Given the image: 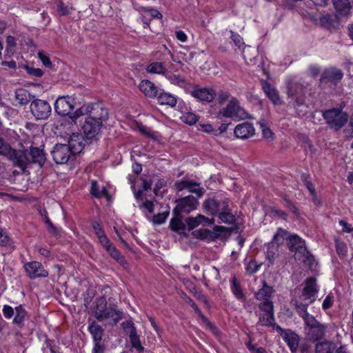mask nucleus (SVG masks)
<instances>
[{"label":"nucleus","instance_id":"f257e3e1","mask_svg":"<svg viewBox=\"0 0 353 353\" xmlns=\"http://www.w3.org/2000/svg\"><path fill=\"white\" fill-rule=\"evenodd\" d=\"M307 84L291 80L288 83V105L293 108L298 117H303L308 112V105L305 103Z\"/></svg>","mask_w":353,"mask_h":353},{"label":"nucleus","instance_id":"f03ea898","mask_svg":"<svg viewBox=\"0 0 353 353\" xmlns=\"http://www.w3.org/2000/svg\"><path fill=\"white\" fill-rule=\"evenodd\" d=\"M94 317L99 321H107L111 326H114L123 318V312L115 305L109 304L105 296L97 297L94 305Z\"/></svg>","mask_w":353,"mask_h":353},{"label":"nucleus","instance_id":"7ed1b4c3","mask_svg":"<svg viewBox=\"0 0 353 353\" xmlns=\"http://www.w3.org/2000/svg\"><path fill=\"white\" fill-rule=\"evenodd\" d=\"M108 110L101 103L84 104L70 115L72 121L77 124L81 117H85L90 121H101L102 123L108 119Z\"/></svg>","mask_w":353,"mask_h":353},{"label":"nucleus","instance_id":"20e7f679","mask_svg":"<svg viewBox=\"0 0 353 353\" xmlns=\"http://www.w3.org/2000/svg\"><path fill=\"white\" fill-rule=\"evenodd\" d=\"M323 117L328 126L338 131L344 127L349 121V115L341 108H332L323 112Z\"/></svg>","mask_w":353,"mask_h":353},{"label":"nucleus","instance_id":"39448f33","mask_svg":"<svg viewBox=\"0 0 353 353\" xmlns=\"http://www.w3.org/2000/svg\"><path fill=\"white\" fill-rule=\"evenodd\" d=\"M305 244V241L297 235L289 236L288 239L287 245L291 252H294L295 259L303 262L307 261L311 264L314 259L307 250Z\"/></svg>","mask_w":353,"mask_h":353},{"label":"nucleus","instance_id":"423d86ee","mask_svg":"<svg viewBox=\"0 0 353 353\" xmlns=\"http://www.w3.org/2000/svg\"><path fill=\"white\" fill-rule=\"evenodd\" d=\"M219 116L225 118H234L239 120L248 118V114L240 105L236 98L232 97L225 108L219 111Z\"/></svg>","mask_w":353,"mask_h":353},{"label":"nucleus","instance_id":"0eeeda50","mask_svg":"<svg viewBox=\"0 0 353 353\" xmlns=\"http://www.w3.org/2000/svg\"><path fill=\"white\" fill-rule=\"evenodd\" d=\"M318 292V288L316 283V279L313 277H309L305 281V286L302 290L301 299L292 300L296 301L299 303L305 304L308 306L310 304L313 303L316 300V296Z\"/></svg>","mask_w":353,"mask_h":353},{"label":"nucleus","instance_id":"6e6552de","mask_svg":"<svg viewBox=\"0 0 353 353\" xmlns=\"http://www.w3.org/2000/svg\"><path fill=\"white\" fill-rule=\"evenodd\" d=\"M30 110L36 120L47 119L52 112L51 105L47 101L35 98L30 103Z\"/></svg>","mask_w":353,"mask_h":353},{"label":"nucleus","instance_id":"1a4fd4ad","mask_svg":"<svg viewBox=\"0 0 353 353\" xmlns=\"http://www.w3.org/2000/svg\"><path fill=\"white\" fill-rule=\"evenodd\" d=\"M88 330L92 335L94 346L92 352H101L105 351L106 345L103 341V336L105 335V330L101 325L97 323L95 321H92L90 323Z\"/></svg>","mask_w":353,"mask_h":353},{"label":"nucleus","instance_id":"9d476101","mask_svg":"<svg viewBox=\"0 0 353 353\" xmlns=\"http://www.w3.org/2000/svg\"><path fill=\"white\" fill-rule=\"evenodd\" d=\"M52 159L57 164H65L72 160L75 154L66 144L57 143L51 151Z\"/></svg>","mask_w":353,"mask_h":353},{"label":"nucleus","instance_id":"9b49d317","mask_svg":"<svg viewBox=\"0 0 353 353\" xmlns=\"http://www.w3.org/2000/svg\"><path fill=\"white\" fill-rule=\"evenodd\" d=\"M83 120V122L81 125V129L86 140L91 142L97 139L103 126L101 121H90L89 118L85 117L81 120V122H82Z\"/></svg>","mask_w":353,"mask_h":353},{"label":"nucleus","instance_id":"f8f14e48","mask_svg":"<svg viewBox=\"0 0 353 353\" xmlns=\"http://www.w3.org/2000/svg\"><path fill=\"white\" fill-rule=\"evenodd\" d=\"M122 328L128 335L132 347L139 353L144 351V347L141 345L139 336L137 334L134 323L131 320L123 321L121 323Z\"/></svg>","mask_w":353,"mask_h":353},{"label":"nucleus","instance_id":"ddd939ff","mask_svg":"<svg viewBox=\"0 0 353 353\" xmlns=\"http://www.w3.org/2000/svg\"><path fill=\"white\" fill-rule=\"evenodd\" d=\"M228 203L229 201L225 199L210 198L205 200L203 206L205 212L214 216L219 215L222 210H226L228 208Z\"/></svg>","mask_w":353,"mask_h":353},{"label":"nucleus","instance_id":"4468645a","mask_svg":"<svg viewBox=\"0 0 353 353\" xmlns=\"http://www.w3.org/2000/svg\"><path fill=\"white\" fill-rule=\"evenodd\" d=\"M28 150L12 149L8 159L12 163L13 165L25 170L30 166V161Z\"/></svg>","mask_w":353,"mask_h":353},{"label":"nucleus","instance_id":"2eb2a0df","mask_svg":"<svg viewBox=\"0 0 353 353\" xmlns=\"http://www.w3.org/2000/svg\"><path fill=\"white\" fill-rule=\"evenodd\" d=\"M175 202L176 203V205L174 208L172 213H178L180 214H181L182 212L186 214L190 213L196 208L199 203L197 199L193 196H187L176 199Z\"/></svg>","mask_w":353,"mask_h":353},{"label":"nucleus","instance_id":"dca6fc26","mask_svg":"<svg viewBox=\"0 0 353 353\" xmlns=\"http://www.w3.org/2000/svg\"><path fill=\"white\" fill-rule=\"evenodd\" d=\"M259 308L264 313L259 314L258 323L267 327H272L274 325V305L271 303H259Z\"/></svg>","mask_w":353,"mask_h":353},{"label":"nucleus","instance_id":"f3484780","mask_svg":"<svg viewBox=\"0 0 353 353\" xmlns=\"http://www.w3.org/2000/svg\"><path fill=\"white\" fill-rule=\"evenodd\" d=\"M343 77V72L341 69L330 67L325 69L321 76L320 81L322 83H330L332 85H337Z\"/></svg>","mask_w":353,"mask_h":353},{"label":"nucleus","instance_id":"a211bd4d","mask_svg":"<svg viewBox=\"0 0 353 353\" xmlns=\"http://www.w3.org/2000/svg\"><path fill=\"white\" fill-rule=\"evenodd\" d=\"M23 268L28 276L31 279L46 278L48 276V272L44 269L40 262L36 261L28 262L24 264Z\"/></svg>","mask_w":353,"mask_h":353},{"label":"nucleus","instance_id":"6ab92c4d","mask_svg":"<svg viewBox=\"0 0 353 353\" xmlns=\"http://www.w3.org/2000/svg\"><path fill=\"white\" fill-rule=\"evenodd\" d=\"M74 99L69 96L59 97L54 103L55 112L61 116L69 115L74 108Z\"/></svg>","mask_w":353,"mask_h":353},{"label":"nucleus","instance_id":"aec40b11","mask_svg":"<svg viewBox=\"0 0 353 353\" xmlns=\"http://www.w3.org/2000/svg\"><path fill=\"white\" fill-rule=\"evenodd\" d=\"M294 307L296 313L303 319L307 330L320 323L312 315L307 312L308 306H306L305 304L303 305L295 301Z\"/></svg>","mask_w":353,"mask_h":353},{"label":"nucleus","instance_id":"412c9836","mask_svg":"<svg viewBox=\"0 0 353 353\" xmlns=\"http://www.w3.org/2000/svg\"><path fill=\"white\" fill-rule=\"evenodd\" d=\"M30 165L32 163L38 164L42 167L46 161V154L41 147L30 146L28 150Z\"/></svg>","mask_w":353,"mask_h":353},{"label":"nucleus","instance_id":"4be33fe9","mask_svg":"<svg viewBox=\"0 0 353 353\" xmlns=\"http://www.w3.org/2000/svg\"><path fill=\"white\" fill-rule=\"evenodd\" d=\"M321 26L330 31L339 29L340 26V19L336 14H326L319 19Z\"/></svg>","mask_w":353,"mask_h":353},{"label":"nucleus","instance_id":"5701e85b","mask_svg":"<svg viewBox=\"0 0 353 353\" xmlns=\"http://www.w3.org/2000/svg\"><path fill=\"white\" fill-rule=\"evenodd\" d=\"M86 139L84 135L79 133H73L70 135L68 146L71 148V150L73 153L77 154L81 153L84 147V143L86 141Z\"/></svg>","mask_w":353,"mask_h":353},{"label":"nucleus","instance_id":"b1692460","mask_svg":"<svg viewBox=\"0 0 353 353\" xmlns=\"http://www.w3.org/2000/svg\"><path fill=\"white\" fill-rule=\"evenodd\" d=\"M274 292V290L273 288L268 285L265 281H263L262 288L254 293V297L261 301L260 303H268L273 304L271 298Z\"/></svg>","mask_w":353,"mask_h":353},{"label":"nucleus","instance_id":"393cba45","mask_svg":"<svg viewBox=\"0 0 353 353\" xmlns=\"http://www.w3.org/2000/svg\"><path fill=\"white\" fill-rule=\"evenodd\" d=\"M254 128L249 122H243L236 126L234 130L235 136L241 139H246L254 134Z\"/></svg>","mask_w":353,"mask_h":353},{"label":"nucleus","instance_id":"a878e982","mask_svg":"<svg viewBox=\"0 0 353 353\" xmlns=\"http://www.w3.org/2000/svg\"><path fill=\"white\" fill-rule=\"evenodd\" d=\"M192 95L201 101H206V102H211L216 96V92L213 89L211 88H195L192 92Z\"/></svg>","mask_w":353,"mask_h":353},{"label":"nucleus","instance_id":"bb28decb","mask_svg":"<svg viewBox=\"0 0 353 353\" xmlns=\"http://www.w3.org/2000/svg\"><path fill=\"white\" fill-rule=\"evenodd\" d=\"M214 222V219H209L202 214H198L196 217L190 216L187 218L185 220V224L187 225L189 231L193 230L200 224L211 225Z\"/></svg>","mask_w":353,"mask_h":353},{"label":"nucleus","instance_id":"cd10ccee","mask_svg":"<svg viewBox=\"0 0 353 353\" xmlns=\"http://www.w3.org/2000/svg\"><path fill=\"white\" fill-rule=\"evenodd\" d=\"M35 96L31 94V93L27 90L23 88H19L15 90L14 99L16 102L19 105H26L34 99Z\"/></svg>","mask_w":353,"mask_h":353},{"label":"nucleus","instance_id":"c85d7f7f","mask_svg":"<svg viewBox=\"0 0 353 353\" xmlns=\"http://www.w3.org/2000/svg\"><path fill=\"white\" fill-rule=\"evenodd\" d=\"M262 88L266 96L274 105H280L283 103V101L279 97L278 91L273 88L270 83L266 81L263 82Z\"/></svg>","mask_w":353,"mask_h":353},{"label":"nucleus","instance_id":"c756f323","mask_svg":"<svg viewBox=\"0 0 353 353\" xmlns=\"http://www.w3.org/2000/svg\"><path fill=\"white\" fill-rule=\"evenodd\" d=\"M183 216L180 214H173V217L170 221V228L172 230L179 234H185V223L183 221Z\"/></svg>","mask_w":353,"mask_h":353},{"label":"nucleus","instance_id":"7c9ffc66","mask_svg":"<svg viewBox=\"0 0 353 353\" xmlns=\"http://www.w3.org/2000/svg\"><path fill=\"white\" fill-rule=\"evenodd\" d=\"M334 7L338 14L347 16L350 14L352 6L350 0H332Z\"/></svg>","mask_w":353,"mask_h":353},{"label":"nucleus","instance_id":"2f4dec72","mask_svg":"<svg viewBox=\"0 0 353 353\" xmlns=\"http://www.w3.org/2000/svg\"><path fill=\"white\" fill-rule=\"evenodd\" d=\"M283 339L287 343L292 352L294 353L297 351L299 336L294 332L288 331L283 335Z\"/></svg>","mask_w":353,"mask_h":353},{"label":"nucleus","instance_id":"473e14b6","mask_svg":"<svg viewBox=\"0 0 353 353\" xmlns=\"http://www.w3.org/2000/svg\"><path fill=\"white\" fill-rule=\"evenodd\" d=\"M326 325L321 323L307 330V335L312 341H319L325 336Z\"/></svg>","mask_w":353,"mask_h":353},{"label":"nucleus","instance_id":"72a5a7b5","mask_svg":"<svg viewBox=\"0 0 353 353\" xmlns=\"http://www.w3.org/2000/svg\"><path fill=\"white\" fill-rule=\"evenodd\" d=\"M139 89L148 97H154L157 94V87L149 80L142 81L139 84Z\"/></svg>","mask_w":353,"mask_h":353},{"label":"nucleus","instance_id":"f704fd0d","mask_svg":"<svg viewBox=\"0 0 353 353\" xmlns=\"http://www.w3.org/2000/svg\"><path fill=\"white\" fill-rule=\"evenodd\" d=\"M335 350V344L327 340L317 343L315 346V353H334Z\"/></svg>","mask_w":353,"mask_h":353},{"label":"nucleus","instance_id":"c9c22d12","mask_svg":"<svg viewBox=\"0 0 353 353\" xmlns=\"http://www.w3.org/2000/svg\"><path fill=\"white\" fill-rule=\"evenodd\" d=\"M166 77L172 84L183 88L185 90H188L189 89L188 83L187 82L185 79L182 76L174 74H169L166 75Z\"/></svg>","mask_w":353,"mask_h":353},{"label":"nucleus","instance_id":"e433bc0d","mask_svg":"<svg viewBox=\"0 0 353 353\" xmlns=\"http://www.w3.org/2000/svg\"><path fill=\"white\" fill-rule=\"evenodd\" d=\"M157 101L161 105H167L172 108L174 107L177 103L176 98L167 92L160 93L157 97Z\"/></svg>","mask_w":353,"mask_h":353},{"label":"nucleus","instance_id":"4c0bfd02","mask_svg":"<svg viewBox=\"0 0 353 353\" xmlns=\"http://www.w3.org/2000/svg\"><path fill=\"white\" fill-rule=\"evenodd\" d=\"M27 314L26 310L22 305L16 307L13 323L19 326H23L24 325L25 319L27 317Z\"/></svg>","mask_w":353,"mask_h":353},{"label":"nucleus","instance_id":"58836bf2","mask_svg":"<svg viewBox=\"0 0 353 353\" xmlns=\"http://www.w3.org/2000/svg\"><path fill=\"white\" fill-rule=\"evenodd\" d=\"M288 231L280 228L278 229L276 233L274 235L272 241L270 243L276 246H279V245H282L285 240L288 241Z\"/></svg>","mask_w":353,"mask_h":353},{"label":"nucleus","instance_id":"ea45409f","mask_svg":"<svg viewBox=\"0 0 353 353\" xmlns=\"http://www.w3.org/2000/svg\"><path fill=\"white\" fill-rule=\"evenodd\" d=\"M196 185V182L190 180L186 177L183 178L181 180L176 181L174 184V188L176 192H181L185 189L191 188V185Z\"/></svg>","mask_w":353,"mask_h":353},{"label":"nucleus","instance_id":"a19ab883","mask_svg":"<svg viewBox=\"0 0 353 353\" xmlns=\"http://www.w3.org/2000/svg\"><path fill=\"white\" fill-rule=\"evenodd\" d=\"M0 245L1 246L8 247L12 250L15 248L12 239L8 234L0 228Z\"/></svg>","mask_w":353,"mask_h":353},{"label":"nucleus","instance_id":"79ce46f5","mask_svg":"<svg viewBox=\"0 0 353 353\" xmlns=\"http://www.w3.org/2000/svg\"><path fill=\"white\" fill-rule=\"evenodd\" d=\"M218 216L222 223L228 224H232L236 221L235 216L230 212L229 207L226 210H222Z\"/></svg>","mask_w":353,"mask_h":353},{"label":"nucleus","instance_id":"37998d69","mask_svg":"<svg viewBox=\"0 0 353 353\" xmlns=\"http://www.w3.org/2000/svg\"><path fill=\"white\" fill-rule=\"evenodd\" d=\"M90 193L92 196L97 198H100L103 196H106L108 194V192L105 187H103L102 190H100L97 181H92Z\"/></svg>","mask_w":353,"mask_h":353},{"label":"nucleus","instance_id":"c03bdc74","mask_svg":"<svg viewBox=\"0 0 353 353\" xmlns=\"http://www.w3.org/2000/svg\"><path fill=\"white\" fill-rule=\"evenodd\" d=\"M148 72L154 74H162L165 73L166 69L161 62H153L150 63L146 68Z\"/></svg>","mask_w":353,"mask_h":353},{"label":"nucleus","instance_id":"a18cd8bd","mask_svg":"<svg viewBox=\"0 0 353 353\" xmlns=\"http://www.w3.org/2000/svg\"><path fill=\"white\" fill-rule=\"evenodd\" d=\"M231 288L233 294L238 299H243L244 298V294L240 287L239 283L235 277L232 279Z\"/></svg>","mask_w":353,"mask_h":353},{"label":"nucleus","instance_id":"49530a36","mask_svg":"<svg viewBox=\"0 0 353 353\" xmlns=\"http://www.w3.org/2000/svg\"><path fill=\"white\" fill-rule=\"evenodd\" d=\"M13 148L3 138L0 137V155L8 157Z\"/></svg>","mask_w":353,"mask_h":353},{"label":"nucleus","instance_id":"de8ad7c7","mask_svg":"<svg viewBox=\"0 0 353 353\" xmlns=\"http://www.w3.org/2000/svg\"><path fill=\"white\" fill-rule=\"evenodd\" d=\"M141 12L143 14H145V15H143V17H145V15H148L152 18H157V19H160L162 17V14L156 9L141 7Z\"/></svg>","mask_w":353,"mask_h":353},{"label":"nucleus","instance_id":"09e8293b","mask_svg":"<svg viewBox=\"0 0 353 353\" xmlns=\"http://www.w3.org/2000/svg\"><path fill=\"white\" fill-rule=\"evenodd\" d=\"M106 251L109 253V254L112 257L113 259H116L118 262L122 263L123 261V257L121 255L119 250H117L114 246H113L112 244L108 247L106 249Z\"/></svg>","mask_w":353,"mask_h":353},{"label":"nucleus","instance_id":"8fccbe9b","mask_svg":"<svg viewBox=\"0 0 353 353\" xmlns=\"http://www.w3.org/2000/svg\"><path fill=\"white\" fill-rule=\"evenodd\" d=\"M58 14L61 17L70 14L71 8L66 6L62 1H59L57 5Z\"/></svg>","mask_w":353,"mask_h":353},{"label":"nucleus","instance_id":"3c124183","mask_svg":"<svg viewBox=\"0 0 353 353\" xmlns=\"http://www.w3.org/2000/svg\"><path fill=\"white\" fill-rule=\"evenodd\" d=\"M277 247L278 246L271 243H269L268 245L267 259L271 263H273L276 256L277 255Z\"/></svg>","mask_w":353,"mask_h":353},{"label":"nucleus","instance_id":"603ef678","mask_svg":"<svg viewBox=\"0 0 353 353\" xmlns=\"http://www.w3.org/2000/svg\"><path fill=\"white\" fill-rule=\"evenodd\" d=\"M181 119L185 123L193 125L196 123L198 117L192 112H186L182 116Z\"/></svg>","mask_w":353,"mask_h":353},{"label":"nucleus","instance_id":"864d4df0","mask_svg":"<svg viewBox=\"0 0 353 353\" xmlns=\"http://www.w3.org/2000/svg\"><path fill=\"white\" fill-rule=\"evenodd\" d=\"M169 215V211H166L162 213H158L154 215L152 221L154 224H162L163 223Z\"/></svg>","mask_w":353,"mask_h":353},{"label":"nucleus","instance_id":"5fc2aeb1","mask_svg":"<svg viewBox=\"0 0 353 353\" xmlns=\"http://www.w3.org/2000/svg\"><path fill=\"white\" fill-rule=\"evenodd\" d=\"M188 191L195 194L198 197L202 196L205 192V189L200 187V184L198 183H196V185H191V188H188Z\"/></svg>","mask_w":353,"mask_h":353},{"label":"nucleus","instance_id":"6e6d98bb","mask_svg":"<svg viewBox=\"0 0 353 353\" xmlns=\"http://www.w3.org/2000/svg\"><path fill=\"white\" fill-rule=\"evenodd\" d=\"M260 266V264H258L255 259L251 260L246 266V272L249 274H254Z\"/></svg>","mask_w":353,"mask_h":353},{"label":"nucleus","instance_id":"4d7b16f0","mask_svg":"<svg viewBox=\"0 0 353 353\" xmlns=\"http://www.w3.org/2000/svg\"><path fill=\"white\" fill-rule=\"evenodd\" d=\"M24 68L29 74L36 77H41L43 74V72L39 68H34L28 65H25Z\"/></svg>","mask_w":353,"mask_h":353},{"label":"nucleus","instance_id":"13d9d810","mask_svg":"<svg viewBox=\"0 0 353 353\" xmlns=\"http://www.w3.org/2000/svg\"><path fill=\"white\" fill-rule=\"evenodd\" d=\"M333 303H334V296L332 294H329L324 299L323 302V304H322V307L323 309L326 311L328 309H330L332 305H333Z\"/></svg>","mask_w":353,"mask_h":353},{"label":"nucleus","instance_id":"bf43d9fd","mask_svg":"<svg viewBox=\"0 0 353 353\" xmlns=\"http://www.w3.org/2000/svg\"><path fill=\"white\" fill-rule=\"evenodd\" d=\"M196 237L201 239H206L212 237V232L208 229H201L195 231Z\"/></svg>","mask_w":353,"mask_h":353},{"label":"nucleus","instance_id":"052dcab7","mask_svg":"<svg viewBox=\"0 0 353 353\" xmlns=\"http://www.w3.org/2000/svg\"><path fill=\"white\" fill-rule=\"evenodd\" d=\"M336 250L339 255L345 256L347 253L346 245L339 241H336Z\"/></svg>","mask_w":353,"mask_h":353},{"label":"nucleus","instance_id":"680f3d73","mask_svg":"<svg viewBox=\"0 0 353 353\" xmlns=\"http://www.w3.org/2000/svg\"><path fill=\"white\" fill-rule=\"evenodd\" d=\"M231 39L234 42L236 46H237L239 48H241L242 46L244 45L243 38L239 34L234 33L232 31H231Z\"/></svg>","mask_w":353,"mask_h":353},{"label":"nucleus","instance_id":"e2e57ef3","mask_svg":"<svg viewBox=\"0 0 353 353\" xmlns=\"http://www.w3.org/2000/svg\"><path fill=\"white\" fill-rule=\"evenodd\" d=\"M230 97V94L228 92L221 90L218 93V101L219 103H223V102L229 100Z\"/></svg>","mask_w":353,"mask_h":353},{"label":"nucleus","instance_id":"0e129e2a","mask_svg":"<svg viewBox=\"0 0 353 353\" xmlns=\"http://www.w3.org/2000/svg\"><path fill=\"white\" fill-rule=\"evenodd\" d=\"M45 223L47 225L48 229L49 232L54 235L57 236L58 234V230L56 228V227L52 224L51 221L50 220L49 217H46V220H45Z\"/></svg>","mask_w":353,"mask_h":353},{"label":"nucleus","instance_id":"69168bd1","mask_svg":"<svg viewBox=\"0 0 353 353\" xmlns=\"http://www.w3.org/2000/svg\"><path fill=\"white\" fill-rule=\"evenodd\" d=\"M3 314L7 319L11 318L14 315V309L10 305H4L3 308Z\"/></svg>","mask_w":353,"mask_h":353},{"label":"nucleus","instance_id":"338daca9","mask_svg":"<svg viewBox=\"0 0 353 353\" xmlns=\"http://www.w3.org/2000/svg\"><path fill=\"white\" fill-rule=\"evenodd\" d=\"M38 57L46 67L49 68L52 65V63H51L49 57L46 56L43 53L39 52L38 53Z\"/></svg>","mask_w":353,"mask_h":353},{"label":"nucleus","instance_id":"774afa93","mask_svg":"<svg viewBox=\"0 0 353 353\" xmlns=\"http://www.w3.org/2000/svg\"><path fill=\"white\" fill-rule=\"evenodd\" d=\"M100 243L106 249L109 247L112 243L110 242L107 236L103 233L102 235L97 236Z\"/></svg>","mask_w":353,"mask_h":353}]
</instances>
